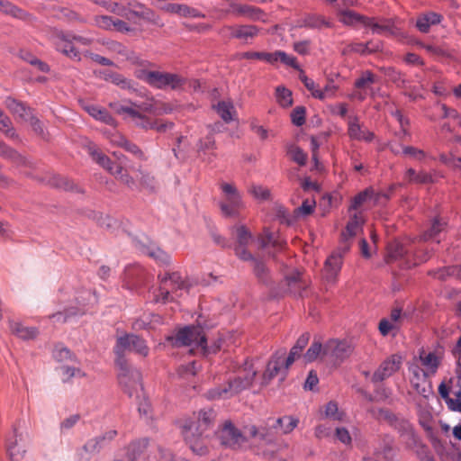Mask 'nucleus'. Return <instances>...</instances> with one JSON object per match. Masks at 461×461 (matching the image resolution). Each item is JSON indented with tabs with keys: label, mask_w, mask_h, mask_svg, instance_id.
<instances>
[{
	"label": "nucleus",
	"mask_w": 461,
	"mask_h": 461,
	"mask_svg": "<svg viewBox=\"0 0 461 461\" xmlns=\"http://www.w3.org/2000/svg\"><path fill=\"white\" fill-rule=\"evenodd\" d=\"M160 285L154 294L153 302L167 303L188 292L189 285L178 272L158 275Z\"/></svg>",
	"instance_id": "1"
},
{
	"label": "nucleus",
	"mask_w": 461,
	"mask_h": 461,
	"mask_svg": "<svg viewBox=\"0 0 461 461\" xmlns=\"http://www.w3.org/2000/svg\"><path fill=\"white\" fill-rule=\"evenodd\" d=\"M118 367V381L122 390L130 396L139 398V392L142 391L141 373L135 367L128 365L126 359H116Z\"/></svg>",
	"instance_id": "2"
},
{
	"label": "nucleus",
	"mask_w": 461,
	"mask_h": 461,
	"mask_svg": "<svg viewBox=\"0 0 461 461\" xmlns=\"http://www.w3.org/2000/svg\"><path fill=\"white\" fill-rule=\"evenodd\" d=\"M166 339L173 347L194 345L202 348L205 353L210 352L207 349L206 337L199 326H185L179 329L175 335L167 336Z\"/></svg>",
	"instance_id": "3"
},
{
	"label": "nucleus",
	"mask_w": 461,
	"mask_h": 461,
	"mask_svg": "<svg viewBox=\"0 0 461 461\" xmlns=\"http://www.w3.org/2000/svg\"><path fill=\"white\" fill-rule=\"evenodd\" d=\"M256 375V371H251L244 377L237 376L234 379L230 380L225 385L217 386L208 390L205 393V397L212 401L228 399L249 388L252 384Z\"/></svg>",
	"instance_id": "4"
},
{
	"label": "nucleus",
	"mask_w": 461,
	"mask_h": 461,
	"mask_svg": "<svg viewBox=\"0 0 461 461\" xmlns=\"http://www.w3.org/2000/svg\"><path fill=\"white\" fill-rule=\"evenodd\" d=\"M76 304L66 306L63 311H59L51 315V318L59 322H67L72 318L85 314L88 310V305L95 304L97 302L95 294L91 290H82L75 297Z\"/></svg>",
	"instance_id": "5"
},
{
	"label": "nucleus",
	"mask_w": 461,
	"mask_h": 461,
	"mask_svg": "<svg viewBox=\"0 0 461 461\" xmlns=\"http://www.w3.org/2000/svg\"><path fill=\"white\" fill-rule=\"evenodd\" d=\"M224 200L219 203L221 213L225 217H235L244 206L242 196L237 187L231 184L223 182L220 185Z\"/></svg>",
	"instance_id": "6"
},
{
	"label": "nucleus",
	"mask_w": 461,
	"mask_h": 461,
	"mask_svg": "<svg viewBox=\"0 0 461 461\" xmlns=\"http://www.w3.org/2000/svg\"><path fill=\"white\" fill-rule=\"evenodd\" d=\"M126 350L133 351L142 357H147L149 348L144 339L133 333H127L117 339L113 351L116 359H126L124 352Z\"/></svg>",
	"instance_id": "7"
},
{
	"label": "nucleus",
	"mask_w": 461,
	"mask_h": 461,
	"mask_svg": "<svg viewBox=\"0 0 461 461\" xmlns=\"http://www.w3.org/2000/svg\"><path fill=\"white\" fill-rule=\"evenodd\" d=\"M285 348L277 350L273 354L270 360L267 362L266 371L263 374V384H267L278 374H281V380H285L287 370L285 372Z\"/></svg>",
	"instance_id": "8"
},
{
	"label": "nucleus",
	"mask_w": 461,
	"mask_h": 461,
	"mask_svg": "<svg viewBox=\"0 0 461 461\" xmlns=\"http://www.w3.org/2000/svg\"><path fill=\"white\" fill-rule=\"evenodd\" d=\"M402 364V357L399 354L391 355L384 359L374 372L371 381L380 383L396 373Z\"/></svg>",
	"instance_id": "9"
},
{
	"label": "nucleus",
	"mask_w": 461,
	"mask_h": 461,
	"mask_svg": "<svg viewBox=\"0 0 461 461\" xmlns=\"http://www.w3.org/2000/svg\"><path fill=\"white\" fill-rule=\"evenodd\" d=\"M183 436L192 451L199 456L207 452V447L203 438V432L194 433V422H186L183 427Z\"/></svg>",
	"instance_id": "10"
},
{
	"label": "nucleus",
	"mask_w": 461,
	"mask_h": 461,
	"mask_svg": "<svg viewBox=\"0 0 461 461\" xmlns=\"http://www.w3.org/2000/svg\"><path fill=\"white\" fill-rule=\"evenodd\" d=\"M219 438L221 445L233 448L240 447L246 440L245 436L230 420L225 421L219 431Z\"/></svg>",
	"instance_id": "11"
},
{
	"label": "nucleus",
	"mask_w": 461,
	"mask_h": 461,
	"mask_svg": "<svg viewBox=\"0 0 461 461\" xmlns=\"http://www.w3.org/2000/svg\"><path fill=\"white\" fill-rule=\"evenodd\" d=\"M228 31L230 32V37L232 39H238L244 43H251L253 39L257 37L260 32V29L256 25L243 24V25H226L221 32Z\"/></svg>",
	"instance_id": "12"
},
{
	"label": "nucleus",
	"mask_w": 461,
	"mask_h": 461,
	"mask_svg": "<svg viewBox=\"0 0 461 461\" xmlns=\"http://www.w3.org/2000/svg\"><path fill=\"white\" fill-rule=\"evenodd\" d=\"M5 104L11 113L25 122H30L32 126L36 129V124H39V119L33 115L30 107L13 97H7Z\"/></svg>",
	"instance_id": "13"
},
{
	"label": "nucleus",
	"mask_w": 461,
	"mask_h": 461,
	"mask_svg": "<svg viewBox=\"0 0 461 461\" xmlns=\"http://www.w3.org/2000/svg\"><path fill=\"white\" fill-rule=\"evenodd\" d=\"M25 440L22 433L14 428V434L7 440V451L11 461H21L26 452Z\"/></svg>",
	"instance_id": "14"
},
{
	"label": "nucleus",
	"mask_w": 461,
	"mask_h": 461,
	"mask_svg": "<svg viewBox=\"0 0 461 461\" xmlns=\"http://www.w3.org/2000/svg\"><path fill=\"white\" fill-rule=\"evenodd\" d=\"M343 265L342 253L332 252L325 261L323 276L328 283L334 284Z\"/></svg>",
	"instance_id": "15"
},
{
	"label": "nucleus",
	"mask_w": 461,
	"mask_h": 461,
	"mask_svg": "<svg viewBox=\"0 0 461 461\" xmlns=\"http://www.w3.org/2000/svg\"><path fill=\"white\" fill-rule=\"evenodd\" d=\"M236 235L238 241V245L234 249L236 256L243 261L251 259L252 254L246 249L252 239L251 233L244 225H240L236 228Z\"/></svg>",
	"instance_id": "16"
},
{
	"label": "nucleus",
	"mask_w": 461,
	"mask_h": 461,
	"mask_svg": "<svg viewBox=\"0 0 461 461\" xmlns=\"http://www.w3.org/2000/svg\"><path fill=\"white\" fill-rule=\"evenodd\" d=\"M393 429L404 439L407 446L418 445L419 436L415 432L413 425L407 419L400 416Z\"/></svg>",
	"instance_id": "17"
},
{
	"label": "nucleus",
	"mask_w": 461,
	"mask_h": 461,
	"mask_svg": "<svg viewBox=\"0 0 461 461\" xmlns=\"http://www.w3.org/2000/svg\"><path fill=\"white\" fill-rule=\"evenodd\" d=\"M55 48L59 52H61L69 59L80 60L79 51L74 45L71 34H59L55 40Z\"/></svg>",
	"instance_id": "18"
},
{
	"label": "nucleus",
	"mask_w": 461,
	"mask_h": 461,
	"mask_svg": "<svg viewBox=\"0 0 461 461\" xmlns=\"http://www.w3.org/2000/svg\"><path fill=\"white\" fill-rule=\"evenodd\" d=\"M348 134L349 139L353 140L371 142L375 139L374 132L367 129H363L356 116L348 121Z\"/></svg>",
	"instance_id": "19"
},
{
	"label": "nucleus",
	"mask_w": 461,
	"mask_h": 461,
	"mask_svg": "<svg viewBox=\"0 0 461 461\" xmlns=\"http://www.w3.org/2000/svg\"><path fill=\"white\" fill-rule=\"evenodd\" d=\"M351 352L350 346L346 341H339L331 339L328 341L323 347V354L330 355V357L344 360Z\"/></svg>",
	"instance_id": "20"
},
{
	"label": "nucleus",
	"mask_w": 461,
	"mask_h": 461,
	"mask_svg": "<svg viewBox=\"0 0 461 461\" xmlns=\"http://www.w3.org/2000/svg\"><path fill=\"white\" fill-rule=\"evenodd\" d=\"M229 12L234 16H244L253 21L261 20L264 16V12L260 8L237 3H231L230 5Z\"/></svg>",
	"instance_id": "21"
},
{
	"label": "nucleus",
	"mask_w": 461,
	"mask_h": 461,
	"mask_svg": "<svg viewBox=\"0 0 461 461\" xmlns=\"http://www.w3.org/2000/svg\"><path fill=\"white\" fill-rule=\"evenodd\" d=\"M363 461H397L393 457L391 437L385 436L383 438V446L374 451V456H364Z\"/></svg>",
	"instance_id": "22"
},
{
	"label": "nucleus",
	"mask_w": 461,
	"mask_h": 461,
	"mask_svg": "<svg viewBox=\"0 0 461 461\" xmlns=\"http://www.w3.org/2000/svg\"><path fill=\"white\" fill-rule=\"evenodd\" d=\"M86 150L95 162L108 171L111 175H115L116 166L114 165V162H113L108 156L100 151L94 143L90 142L86 146Z\"/></svg>",
	"instance_id": "23"
},
{
	"label": "nucleus",
	"mask_w": 461,
	"mask_h": 461,
	"mask_svg": "<svg viewBox=\"0 0 461 461\" xmlns=\"http://www.w3.org/2000/svg\"><path fill=\"white\" fill-rule=\"evenodd\" d=\"M163 323V319L159 314L143 313L140 318L131 323L132 330L139 331L142 330H153Z\"/></svg>",
	"instance_id": "24"
},
{
	"label": "nucleus",
	"mask_w": 461,
	"mask_h": 461,
	"mask_svg": "<svg viewBox=\"0 0 461 461\" xmlns=\"http://www.w3.org/2000/svg\"><path fill=\"white\" fill-rule=\"evenodd\" d=\"M163 9L170 14H176L182 17L205 18V14L196 8L184 4H167Z\"/></svg>",
	"instance_id": "25"
},
{
	"label": "nucleus",
	"mask_w": 461,
	"mask_h": 461,
	"mask_svg": "<svg viewBox=\"0 0 461 461\" xmlns=\"http://www.w3.org/2000/svg\"><path fill=\"white\" fill-rule=\"evenodd\" d=\"M84 109L95 120L99 121L106 125L116 127V120L105 108L95 104H86Z\"/></svg>",
	"instance_id": "26"
},
{
	"label": "nucleus",
	"mask_w": 461,
	"mask_h": 461,
	"mask_svg": "<svg viewBox=\"0 0 461 461\" xmlns=\"http://www.w3.org/2000/svg\"><path fill=\"white\" fill-rule=\"evenodd\" d=\"M332 23L319 14H309L297 21L296 27L321 30L322 27L330 28Z\"/></svg>",
	"instance_id": "27"
},
{
	"label": "nucleus",
	"mask_w": 461,
	"mask_h": 461,
	"mask_svg": "<svg viewBox=\"0 0 461 461\" xmlns=\"http://www.w3.org/2000/svg\"><path fill=\"white\" fill-rule=\"evenodd\" d=\"M417 358L429 376H432L437 373L440 365V358L434 352L426 354L424 349H420Z\"/></svg>",
	"instance_id": "28"
},
{
	"label": "nucleus",
	"mask_w": 461,
	"mask_h": 461,
	"mask_svg": "<svg viewBox=\"0 0 461 461\" xmlns=\"http://www.w3.org/2000/svg\"><path fill=\"white\" fill-rule=\"evenodd\" d=\"M118 435L116 429H109L102 435L95 437L87 440V447L97 454L105 447H107Z\"/></svg>",
	"instance_id": "29"
},
{
	"label": "nucleus",
	"mask_w": 461,
	"mask_h": 461,
	"mask_svg": "<svg viewBox=\"0 0 461 461\" xmlns=\"http://www.w3.org/2000/svg\"><path fill=\"white\" fill-rule=\"evenodd\" d=\"M140 78L154 88L165 89L167 87V72L144 70Z\"/></svg>",
	"instance_id": "30"
},
{
	"label": "nucleus",
	"mask_w": 461,
	"mask_h": 461,
	"mask_svg": "<svg viewBox=\"0 0 461 461\" xmlns=\"http://www.w3.org/2000/svg\"><path fill=\"white\" fill-rule=\"evenodd\" d=\"M310 339V334L308 332L303 333L296 340L294 347L291 348L290 353L285 357V372L288 370L290 366L295 361V359L302 357V352L307 346Z\"/></svg>",
	"instance_id": "31"
},
{
	"label": "nucleus",
	"mask_w": 461,
	"mask_h": 461,
	"mask_svg": "<svg viewBox=\"0 0 461 461\" xmlns=\"http://www.w3.org/2000/svg\"><path fill=\"white\" fill-rule=\"evenodd\" d=\"M130 16L138 17L140 19H143L154 25H157L158 27L164 26V23L162 22L159 15H158L152 9L150 8H144L140 9V11L134 10L131 8L127 9V19L130 20Z\"/></svg>",
	"instance_id": "32"
},
{
	"label": "nucleus",
	"mask_w": 461,
	"mask_h": 461,
	"mask_svg": "<svg viewBox=\"0 0 461 461\" xmlns=\"http://www.w3.org/2000/svg\"><path fill=\"white\" fill-rule=\"evenodd\" d=\"M0 157L11 161L16 166H27L30 164L25 157L2 141H0Z\"/></svg>",
	"instance_id": "33"
},
{
	"label": "nucleus",
	"mask_w": 461,
	"mask_h": 461,
	"mask_svg": "<svg viewBox=\"0 0 461 461\" xmlns=\"http://www.w3.org/2000/svg\"><path fill=\"white\" fill-rule=\"evenodd\" d=\"M365 27L370 28L374 34H384L387 32L393 36L402 35V32H400L399 30L393 26V23L387 22L384 24H380L375 20V18L371 17H367V20H366Z\"/></svg>",
	"instance_id": "34"
},
{
	"label": "nucleus",
	"mask_w": 461,
	"mask_h": 461,
	"mask_svg": "<svg viewBox=\"0 0 461 461\" xmlns=\"http://www.w3.org/2000/svg\"><path fill=\"white\" fill-rule=\"evenodd\" d=\"M408 253L409 249L404 246V244L399 240H394L389 242L387 245V254L385 260L387 263H391L402 258Z\"/></svg>",
	"instance_id": "35"
},
{
	"label": "nucleus",
	"mask_w": 461,
	"mask_h": 461,
	"mask_svg": "<svg viewBox=\"0 0 461 461\" xmlns=\"http://www.w3.org/2000/svg\"><path fill=\"white\" fill-rule=\"evenodd\" d=\"M9 328L13 334L24 340L34 339L38 335L37 328L26 327L18 321H11L9 322Z\"/></svg>",
	"instance_id": "36"
},
{
	"label": "nucleus",
	"mask_w": 461,
	"mask_h": 461,
	"mask_svg": "<svg viewBox=\"0 0 461 461\" xmlns=\"http://www.w3.org/2000/svg\"><path fill=\"white\" fill-rule=\"evenodd\" d=\"M383 48V44L381 41L373 42L368 41L366 43H351L349 44L343 51V53H347L349 51L359 53L362 55L369 54L375 51H378Z\"/></svg>",
	"instance_id": "37"
},
{
	"label": "nucleus",
	"mask_w": 461,
	"mask_h": 461,
	"mask_svg": "<svg viewBox=\"0 0 461 461\" xmlns=\"http://www.w3.org/2000/svg\"><path fill=\"white\" fill-rule=\"evenodd\" d=\"M442 16L439 14L430 12L420 16L416 21L417 29L423 33L429 31L431 25H436L441 23Z\"/></svg>",
	"instance_id": "38"
},
{
	"label": "nucleus",
	"mask_w": 461,
	"mask_h": 461,
	"mask_svg": "<svg viewBox=\"0 0 461 461\" xmlns=\"http://www.w3.org/2000/svg\"><path fill=\"white\" fill-rule=\"evenodd\" d=\"M285 283L289 288V292L294 295H302L303 291L306 288V284L302 281V275L299 271L294 270L285 276Z\"/></svg>",
	"instance_id": "39"
},
{
	"label": "nucleus",
	"mask_w": 461,
	"mask_h": 461,
	"mask_svg": "<svg viewBox=\"0 0 461 461\" xmlns=\"http://www.w3.org/2000/svg\"><path fill=\"white\" fill-rule=\"evenodd\" d=\"M106 48L111 52H113L117 55L122 56L126 60H129L131 62H136L138 59V57L133 50H129L125 45H123L122 43H121L119 41H107Z\"/></svg>",
	"instance_id": "40"
},
{
	"label": "nucleus",
	"mask_w": 461,
	"mask_h": 461,
	"mask_svg": "<svg viewBox=\"0 0 461 461\" xmlns=\"http://www.w3.org/2000/svg\"><path fill=\"white\" fill-rule=\"evenodd\" d=\"M212 108L216 111L219 116L225 123H230L233 121V114L235 108L230 101H220L212 105Z\"/></svg>",
	"instance_id": "41"
},
{
	"label": "nucleus",
	"mask_w": 461,
	"mask_h": 461,
	"mask_svg": "<svg viewBox=\"0 0 461 461\" xmlns=\"http://www.w3.org/2000/svg\"><path fill=\"white\" fill-rule=\"evenodd\" d=\"M366 20H367V16L362 15L353 10L347 9L339 12V22L346 26H354L358 23L365 26Z\"/></svg>",
	"instance_id": "42"
},
{
	"label": "nucleus",
	"mask_w": 461,
	"mask_h": 461,
	"mask_svg": "<svg viewBox=\"0 0 461 461\" xmlns=\"http://www.w3.org/2000/svg\"><path fill=\"white\" fill-rule=\"evenodd\" d=\"M149 438H143L131 441L127 447V460L135 461L147 448Z\"/></svg>",
	"instance_id": "43"
},
{
	"label": "nucleus",
	"mask_w": 461,
	"mask_h": 461,
	"mask_svg": "<svg viewBox=\"0 0 461 461\" xmlns=\"http://www.w3.org/2000/svg\"><path fill=\"white\" fill-rule=\"evenodd\" d=\"M404 178L410 184H430L434 182V178L431 174L425 171L416 172V170L411 167L405 171Z\"/></svg>",
	"instance_id": "44"
},
{
	"label": "nucleus",
	"mask_w": 461,
	"mask_h": 461,
	"mask_svg": "<svg viewBox=\"0 0 461 461\" xmlns=\"http://www.w3.org/2000/svg\"><path fill=\"white\" fill-rule=\"evenodd\" d=\"M112 142L122 148L127 152L133 154L138 158L145 159L144 153L142 152V150L136 144L128 140L124 136L114 135L113 139L112 140Z\"/></svg>",
	"instance_id": "45"
},
{
	"label": "nucleus",
	"mask_w": 461,
	"mask_h": 461,
	"mask_svg": "<svg viewBox=\"0 0 461 461\" xmlns=\"http://www.w3.org/2000/svg\"><path fill=\"white\" fill-rule=\"evenodd\" d=\"M216 149L215 139L212 134H208L204 138H202L197 142V151L203 155H208L207 160L212 162V159L216 157L214 153H208L211 150H214Z\"/></svg>",
	"instance_id": "46"
},
{
	"label": "nucleus",
	"mask_w": 461,
	"mask_h": 461,
	"mask_svg": "<svg viewBox=\"0 0 461 461\" xmlns=\"http://www.w3.org/2000/svg\"><path fill=\"white\" fill-rule=\"evenodd\" d=\"M299 420L294 416H283L276 420L273 428L279 429L282 434L292 432L298 425Z\"/></svg>",
	"instance_id": "47"
},
{
	"label": "nucleus",
	"mask_w": 461,
	"mask_h": 461,
	"mask_svg": "<svg viewBox=\"0 0 461 461\" xmlns=\"http://www.w3.org/2000/svg\"><path fill=\"white\" fill-rule=\"evenodd\" d=\"M216 417V412L212 408L203 409L198 413V425L194 424V430L202 432L211 426Z\"/></svg>",
	"instance_id": "48"
},
{
	"label": "nucleus",
	"mask_w": 461,
	"mask_h": 461,
	"mask_svg": "<svg viewBox=\"0 0 461 461\" xmlns=\"http://www.w3.org/2000/svg\"><path fill=\"white\" fill-rule=\"evenodd\" d=\"M0 11L21 20L29 21L31 19L30 14L5 0H0Z\"/></svg>",
	"instance_id": "49"
},
{
	"label": "nucleus",
	"mask_w": 461,
	"mask_h": 461,
	"mask_svg": "<svg viewBox=\"0 0 461 461\" xmlns=\"http://www.w3.org/2000/svg\"><path fill=\"white\" fill-rule=\"evenodd\" d=\"M408 371L411 375V381H426L429 377L417 357H414L412 360L408 363Z\"/></svg>",
	"instance_id": "50"
},
{
	"label": "nucleus",
	"mask_w": 461,
	"mask_h": 461,
	"mask_svg": "<svg viewBox=\"0 0 461 461\" xmlns=\"http://www.w3.org/2000/svg\"><path fill=\"white\" fill-rule=\"evenodd\" d=\"M248 261L252 263L253 272L258 281L267 285L270 281V277L268 269L267 268L266 265L262 261L257 259L253 255L252 258L249 259Z\"/></svg>",
	"instance_id": "51"
},
{
	"label": "nucleus",
	"mask_w": 461,
	"mask_h": 461,
	"mask_svg": "<svg viewBox=\"0 0 461 461\" xmlns=\"http://www.w3.org/2000/svg\"><path fill=\"white\" fill-rule=\"evenodd\" d=\"M321 415L323 418L335 421H342L346 416L344 411H339L338 403L334 401H330L325 405Z\"/></svg>",
	"instance_id": "52"
},
{
	"label": "nucleus",
	"mask_w": 461,
	"mask_h": 461,
	"mask_svg": "<svg viewBox=\"0 0 461 461\" xmlns=\"http://www.w3.org/2000/svg\"><path fill=\"white\" fill-rule=\"evenodd\" d=\"M137 171L140 174L139 181L141 187L147 190L149 193H155L158 187V183L155 176H152L149 172L141 168H138Z\"/></svg>",
	"instance_id": "53"
},
{
	"label": "nucleus",
	"mask_w": 461,
	"mask_h": 461,
	"mask_svg": "<svg viewBox=\"0 0 461 461\" xmlns=\"http://www.w3.org/2000/svg\"><path fill=\"white\" fill-rule=\"evenodd\" d=\"M444 227L445 223L441 222L438 218H435L432 221L430 228L423 233L422 240L426 241L436 240L437 243H439L440 240L438 239V236L444 230Z\"/></svg>",
	"instance_id": "54"
},
{
	"label": "nucleus",
	"mask_w": 461,
	"mask_h": 461,
	"mask_svg": "<svg viewBox=\"0 0 461 461\" xmlns=\"http://www.w3.org/2000/svg\"><path fill=\"white\" fill-rule=\"evenodd\" d=\"M53 357L59 362L70 361L79 364L77 357L66 347L58 345L53 349Z\"/></svg>",
	"instance_id": "55"
},
{
	"label": "nucleus",
	"mask_w": 461,
	"mask_h": 461,
	"mask_svg": "<svg viewBox=\"0 0 461 461\" xmlns=\"http://www.w3.org/2000/svg\"><path fill=\"white\" fill-rule=\"evenodd\" d=\"M276 98L278 104L284 108L290 107L293 104L292 91L284 86H276Z\"/></svg>",
	"instance_id": "56"
},
{
	"label": "nucleus",
	"mask_w": 461,
	"mask_h": 461,
	"mask_svg": "<svg viewBox=\"0 0 461 461\" xmlns=\"http://www.w3.org/2000/svg\"><path fill=\"white\" fill-rule=\"evenodd\" d=\"M143 252L163 265H168L170 263V255L158 247H148Z\"/></svg>",
	"instance_id": "57"
},
{
	"label": "nucleus",
	"mask_w": 461,
	"mask_h": 461,
	"mask_svg": "<svg viewBox=\"0 0 461 461\" xmlns=\"http://www.w3.org/2000/svg\"><path fill=\"white\" fill-rule=\"evenodd\" d=\"M382 70L385 77H387L388 79L394 83L398 87H406L407 82L400 71L396 70L393 67L383 68Z\"/></svg>",
	"instance_id": "58"
},
{
	"label": "nucleus",
	"mask_w": 461,
	"mask_h": 461,
	"mask_svg": "<svg viewBox=\"0 0 461 461\" xmlns=\"http://www.w3.org/2000/svg\"><path fill=\"white\" fill-rule=\"evenodd\" d=\"M399 329V325L392 322L388 318L381 319L378 324V330L384 337H386L391 333L393 337H395Z\"/></svg>",
	"instance_id": "59"
},
{
	"label": "nucleus",
	"mask_w": 461,
	"mask_h": 461,
	"mask_svg": "<svg viewBox=\"0 0 461 461\" xmlns=\"http://www.w3.org/2000/svg\"><path fill=\"white\" fill-rule=\"evenodd\" d=\"M104 79L110 80L114 85L120 86L122 89H131V81L127 79L121 74L115 72H109L104 74Z\"/></svg>",
	"instance_id": "60"
},
{
	"label": "nucleus",
	"mask_w": 461,
	"mask_h": 461,
	"mask_svg": "<svg viewBox=\"0 0 461 461\" xmlns=\"http://www.w3.org/2000/svg\"><path fill=\"white\" fill-rule=\"evenodd\" d=\"M323 353V347L321 342L313 341L307 351L303 355L304 363H312L317 359L321 353Z\"/></svg>",
	"instance_id": "61"
},
{
	"label": "nucleus",
	"mask_w": 461,
	"mask_h": 461,
	"mask_svg": "<svg viewBox=\"0 0 461 461\" xmlns=\"http://www.w3.org/2000/svg\"><path fill=\"white\" fill-rule=\"evenodd\" d=\"M273 56L275 58V63L280 60L283 64L288 67H291L295 69H300V66L297 63L295 57L288 55L286 52L283 50H276L273 52Z\"/></svg>",
	"instance_id": "62"
},
{
	"label": "nucleus",
	"mask_w": 461,
	"mask_h": 461,
	"mask_svg": "<svg viewBox=\"0 0 461 461\" xmlns=\"http://www.w3.org/2000/svg\"><path fill=\"white\" fill-rule=\"evenodd\" d=\"M362 224V218L357 213H355L347 223L346 231L343 235H348L349 238L354 237L361 228Z\"/></svg>",
	"instance_id": "63"
},
{
	"label": "nucleus",
	"mask_w": 461,
	"mask_h": 461,
	"mask_svg": "<svg viewBox=\"0 0 461 461\" xmlns=\"http://www.w3.org/2000/svg\"><path fill=\"white\" fill-rule=\"evenodd\" d=\"M287 153L291 158L300 166H304L307 161V154L298 146L291 145L288 147Z\"/></svg>",
	"instance_id": "64"
}]
</instances>
